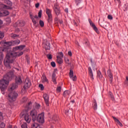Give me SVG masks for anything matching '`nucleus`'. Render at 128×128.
Segmentation results:
<instances>
[{
	"label": "nucleus",
	"mask_w": 128,
	"mask_h": 128,
	"mask_svg": "<svg viewBox=\"0 0 128 128\" xmlns=\"http://www.w3.org/2000/svg\"><path fill=\"white\" fill-rule=\"evenodd\" d=\"M14 77L13 72H10L6 75L3 77V80L0 81V88L1 90L2 93V94H6L4 92L8 86L9 80H12Z\"/></svg>",
	"instance_id": "f257e3e1"
},
{
	"label": "nucleus",
	"mask_w": 128,
	"mask_h": 128,
	"mask_svg": "<svg viewBox=\"0 0 128 128\" xmlns=\"http://www.w3.org/2000/svg\"><path fill=\"white\" fill-rule=\"evenodd\" d=\"M24 54V52H10L7 54L4 60V64L5 66L7 67V68L9 70L11 68L10 64H13L14 62V60L16 56H20Z\"/></svg>",
	"instance_id": "f03ea898"
},
{
	"label": "nucleus",
	"mask_w": 128,
	"mask_h": 128,
	"mask_svg": "<svg viewBox=\"0 0 128 128\" xmlns=\"http://www.w3.org/2000/svg\"><path fill=\"white\" fill-rule=\"evenodd\" d=\"M20 41L19 40H14L12 41L11 42H6L4 41H2L0 44L4 48H6V46H16L20 44Z\"/></svg>",
	"instance_id": "7ed1b4c3"
},
{
	"label": "nucleus",
	"mask_w": 128,
	"mask_h": 128,
	"mask_svg": "<svg viewBox=\"0 0 128 128\" xmlns=\"http://www.w3.org/2000/svg\"><path fill=\"white\" fill-rule=\"evenodd\" d=\"M7 97L10 102H15L16 98H18V93L9 91Z\"/></svg>",
	"instance_id": "20e7f679"
},
{
	"label": "nucleus",
	"mask_w": 128,
	"mask_h": 128,
	"mask_svg": "<svg viewBox=\"0 0 128 128\" xmlns=\"http://www.w3.org/2000/svg\"><path fill=\"white\" fill-rule=\"evenodd\" d=\"M21 114L22 116H23L24 120L28 122V124H30V120H32V118H30V115H28V112L24 111V112H22L21 113Z\"/></svg>",
	"instance_id": "39448f33"
},
{
	"label": "nucleus",
	"mask_w": 128,
	"mask_h": 128,
	"mask_svg": "<svg viewBox=\"0 0 128 128\" xmlns=\"http://www.w3.org/2000/svg\"><path fill=\"white\" fill-rule=\"evenodd\" d=\"M9 3V6H6L4 4H0V10H12V3L10 2H8Z\"/></svg>",
	"instance_id": "423d86ee"
},
{
	"label": "nucleus",
	"mask_w": 128,
	"mask_h": 128,
	"mask_svg": "<svg viewBox=\"0 0 128 128\" xmlns=\"http://www.w3.org/2000/svg\"><path fill=\"white\" fill-rule=\"evenodd\" d=\"M36 120L40 124H44V113L39 114L36 118Z\"/></svg>",
	"instance_id": "0eeeda50"
},
{
	"label": "nucleus",
	"mask_w": 128,
	"mask_h": 128,
	"mask_svg": "<svg viewBox=\"0 0 128 128\" xmlns=\"http://www.w3.org/2000/svg\"><path fill=\"white\" fill-rule=\"evenodd\" d=\"M30 116H31L32 118V120L34 122L36 120V116H38V112L36 110H32L30 112Z\"/></svg>",
	"instance_id": "6e6552de"
},
{
	"label": "nucleus",
	"mask_w": 128,
	"mask_h": 128,
	"mask_svg": "<svg viewBox=\"0 0 128 128\" xmlns=\"http://www.w3.org/2000/svg\"><path fill=\"white\" fill-rule=\"evenodd\" d=\"M32 86V82L28 78H26L25 80L24 84V90H28V88H30Z\"/></svg>",
	"instance_id": "1a4fd4ad"
},
{
	"label": "nucleus",
	"mask_w": 128,
	"mask_h": 128,
	"mask_svg": "<svg viewBox=\"0 0 128 128\" xmlns=\"http://www.w3.org/2000/svg\"><path fill=\"white\" fill-rule=\"evenodd\" d=\"M46 12L47 16H48V20H52V10L46 8Z\"/></svg>",
	"instance_id": "9d476101"
},
{
	"label": "nucleus",
	"mask_w": 128,
	"mask_h": 128,
	"mask_svg": "<svg viewBox=\"0 0 128 128\" xmlns=\"http://www.w3.org/2000/svg\"><path fill=\"white\" fill-rule=\"evenodd\" d=\"M89 22L90 24V26H91L92 28H94V30H95V32H96L97 34H100V31H98V29L96 25H94L92 22V20H89Z\"/></svg>",
	"instance_id": "9b49d317"
},
{
	"label": "nucleus",
	"mask_w": 128,
	"mask_h": 128,
	"mask_svg": "<svg viewBox=\"0 0 128 128\" xmlns=\"http://www.w3.org/2000/svg\"><path fill=\"white\" fill-rule=\"evenodd\" d=\"M24 26V21H18L14 24V26H18V28H20L22 26Z\"/></svg>",
	"instance_id": "f8f14e48"
},
{
	"label": "nucleus",
	"mask_w": 128,
	"mask_h": 128,
	"mask_svg": "<svg viewBox=\"0 0 128 128\" xmlns=\"http://www.w3.org/2000/svg\"><path fill=\"white\" fill-rule=\"evenodd\" d=\"M24 26V21H18L14 24V26H18V28H20L22 26Z\"/></svg>",
	"instance_id": "ddd939ff"
},
{
	"label": "nucleus",
	"mask_w": 128,
	"mask_h": 128,
	"mask_svg": "<svg viewBox=\"0 0 128 128\" xmlns=\"http://www.w3.org/2000/svg\"><path fill=\"white\" fill-rule=\"evenodd\" d=\"M70 77L74 82H76V76H74V71L72 70H70Z\"/></svg>",
	"instance_id": "4468645a"
},
{
	"label": "nucleus",
	"mask_w": 128,
	"mask_h": 128,
	"mask_svg": "<svg viewBox=\"0 0 128 128\" xmlns=\"http://www.w3.org/2000/svg\"><path fill=\"white\" fill-rule=\"evenodd\" d=\"M24 48H26L25 45H20V46L14 47L13 48V50H22V49Z\"/></svg>",
	"instance_id": "2eb2a0df"
},
{
	"label": "nucleus",
	"mask_w": 128,
	"mask_h": 128,
	"mask_svg": "<svg viewBox=\"0 0 128 128\" xmlns=\"http://www.w3.org/2000/svg\"><path fill=\"white\" fill-rule=\"evenodd\" d=\"M42 82H43L44 84H45L46 82V84H48V78H46V74H44L42 76Z\"/></svg>",
	"instance_id": "dca6fc26"
},
{
	"label": "nucleus",
	"mask_w": 128,
	"mask_h": 128,
	"mask_svg": "<svg viewBox=\"0 0 128 128\" xmlns=\"http://www.w3.org/2000/svg\"><path fill=\"white\" fill-rule=\"evenodd\" d=\"M43 98L45 100V102L46 104V106H48V100L50 98V97L48 95V94H44L43 95Z\"/></svg>",
	"instance_id": "f3484780"
},
{
	"label": "nucleus",
	"mask_w": 128,
	"mask_h": 128,
	"mask_svg": "<svg viewBox=\"0 0 128 128\" xmlns=\"http://www.w3.org/2000/svg\"><path fill=\"white\" fill-rule=\"evenodd\" d=\"M89 76L90 77L91 80H94V74L92 73V70L90 67L88 68Z\"/></svg>",
	"instance_id": "a211bd4d"
},
{
	"label": "nucleus",
	"mask_w": 128,
	"mask_h": 128,
	"mask_svg": "<svg viewBox=\"0 0 128 128\" xmlns=\"http://www.w3.org/2000/svg\"><path fill=\"white\" fill-rule=\"evenodd\" d=\"M16 82L18 85L22 84V78H20V76H16Z\"/></svg>",
	"instance_id": "6ab92c4d"
},
{
	"label": "nucleus",
	"mask_w": 128,
	"mask_h": 128,
	"mask_svg": "<svg viewBox=\"0 0 128 128\" xmlns=\"http://www.w3.org/2000/svg\"><path fill=\"white\" fill-rule=\"evenodd\" d=\"M108 74L110 78V84H112V82L113 77H112V72L110 70H108Z\"/></svg>",
	"instance_id": "aec40b11"
},
{
	"label": "nucleus",
	"mask_w": 128,
	"mask_h": 128,
	"mask_svg": "<svg viewBox=\"0 0 128 128\" xmlns=\"http://www.w3.org/2000/svg\"><path fill=\"white\" fill-rule=\"evenodd\" d=\"M9 14L10 12L6 10H4L2 13L0 12V16H6Z\"/></svg>",
	"instance_id": "412c9836"
},
{
	"label": "nucleus",
	"mask_w": 128,
	"mask_h": 128,
	"mask_svg": "<svg viewBox=\"0 0 128 128\" xmlns=\"http://www.w3.org/2000/svg\"><path fill=\"white\" fill-rule=\"evenodd\" d=\"M4 49H2L0 50V64H2V60H4V54H2V52H4Z\"/></svg>",
	"instance_id": "4be33fe9"
},
{
	"label": "nucleus",
	"mask_w": 128,
	"mask_h": 128,
	"mask_svg": "<svg viewBox=\"0 0 128 128\" xmlns=\"http://www.w3.org/2000/svg\"><path fill=\"white\" fill-rule=\"evenodd\" d=\"M112 118L118 124V126H122V122H120V120H118V119L116 118L114 116H112Z\"/></svg>",
	"instance_id": "5701e85b"
},
{
	"label": "nucleus",
	"mask_w": 128,
	"mask_h": 128,
	"mask_svg": "<svg viewBox=\"0 0 128 128\" xmlns=\"http://www.w3.org/2000/svg\"><path fill=\"white\" fill-rule=\"evenodd\" d=\"M70 94V90H66L64 92L63 96L65 98L66 96H69Z\"/></svg>",
	"instance_id": "b1692460"
},
{
	"label": "nucleus",
	"mask_w": 128,
	"mask_h": 128,
	"mask_svg": "<svg viewBox=\"0 0 128 128\" xmlns=\"http://www.w3.org/2000/svg\"><path fill=\"white\" fill-rule=\"evenodd\" d=\"M92 108L94 110H98V103H96V100L93 102Z\"/></svg>",
	"instance_id": "393cba45"
},
{
	"label": "nucleus",
	"mask_w": 128,
	"mask_h": 128,
	"mask_svg": "<svg viewBox=\"0 0 128 128\" xmlns=\"http://www.w3.org/2000/svg\"><path fill=\"white\" fill-rule=\"evenodd\" d=\"M56 58H57L56 60H57L58 64H62L63 62L62 59L58 56H57Z\"/></svg>",
	"instance_id": "a878e982"
},
{
	"label": "nucleus",
	"mask_w": 128,
	"mask_h": 128,
	"mask_svg": "<svg viewBox=\"0 0 128 128\" xmlns=\"http://www.w3.org/2000/svg\"><path fill=\"white\" fill-rule=\"evenodd\" d=\"M52 80L54 84H56V74L54 73L52 74Z\"/></svg>",
	"instance_id": "bb28decb"
},
{
	"label": "nucleus",
	"mask_w": 128,
	"mask_h": 128,
	"mask_svg": "<svg viewBox=\"0 0 128 128\" xmlns=\"http://www.w3.org/2000/svg\"><path fill=\"white\" fill-rule=\"evenodd\" d=\"M18 88V86L16 84H12V87L10 88L11 90H16V88Z\"/></svg>",
	"instance_id": "cd10ccee"
},
{
	"label": "nucleus",
	"mask_w": 128,
	"mask_h": 128,
	"mask_svg": "<svg viewBox=\"0 0 128 128\" xmlns=\"http://www.w3.org/2000/svg\"><path fill=\"white\" fill-rule=\"evenodd\" d=\"M40 125L38 123L34 122L31 126V128H38Z\"/></svg>",
	"instance_id": "c85d7f7f"
},
{
	"label": "nucleus",
	"mask_w": 128,
	"mask_h": 128,
	"mask_svg": "<svg viewBox=\"0 0 128 128\" xmlns=\"http://www.w3.org/2000/svg\"><path fill=\"white\" fill-rule=\"evenodd\" d=\"M60 9V6H58V4L55 3L54 4V6H53V10H56Z\"/></svg>",
	"instance_id": "c756f323"
},
{
	"label": "nucleus",
	"mask_w": 128,
	"mask_h": 128,
	"mask_svg": "<svg viewBox=\"0 0 128 128\" xmlns=\"http://www.w3.org/2000/svg\"><path fill=\"white\" fill-rule=\"evenodd\" d=\"M44 48L46 50H48L50 49V43H48V44H44Z\"/></svg>",
	"instance_id": "7c9ffc66"
},
{
	"label": "nucleus",
	"mask_w": 128,
	"mask_h": 128,
	"mask_svg": "<svg viewBox=\"0 0 128 128\" xmlns=\"http://www.w3.org/2000/svg\"><path fill=\"white\" fill-rule=\"evenodd\" d=\"M54 12L56 14V16H60V9H57L56 10H54Z\"/></svg>",
	"instance_id": "2f4dec72"
},
{
	"label": "nucleus",
	"mask_w": 128,
	"mask_h": 128,
	"mask_svg": "<svg viewBox=\"0 0 128 128\" xmlns=\"http://www.w3.org/2000/svg\"><path fill=\"white\" fill-rule=\"evenodd\" d=\"M22 128H28V124L24 122L21 126Z\"/></svg>",
	"instance_id": "473e14b6"
},
{
	"label": "nucleus",
	"mask_w": 128,
	"mask_h": 128,
	"mask_svg": "<svg viewBox=\"0 0 128 128\" xmlns=\"http://www.w3.org/2000/svg\"><path fill=\"white\" fill-rule=\"evenodd\" d=\"M39 24L40 26H42V28L44 27V21L40 20L39 22Z\"/></svg>",
	"instance_id": "72a5a7b5"
},
{
	"label": "nucleus",
	"mask_w": 128,
	"mask_h": 128,
	"mask_svg": "<svg viewBox=\"0 0 128 128\" xmlns=\"http://www.w3.org/2000/svg\"><path fill=\"white\" fill-rule=\"evenodd\" d=\"M10 36L11 38H18V36H19L16 34H10Z\"/></svg>",
	"instance_id": "f704fd0d"
},
{
	"label": "nucleus",
	"mask_w": 128,
	"mask_h": 128,
	"mask_svg": "<svg viewBox=\"0 0 128 128\" xmlns=\"http://www.w3.org/2000/svg\"><path fill=\"white\" fill-rule=\"evenodd\" d=\"M4 36V32H2V31H0V38H2Z\"/></svg>",
	"instance_id": "c9c22d12"
},
{
	"label": "nucleus",
	"mask_w": 128,
	"mask_h": 128,
	"mask_svg": "<svg viewBox=\"0 0 128 128\" xmlns=\"http://www.w3.org/2000/svg\"><path fill=\"white\" fill-rule=\"evenodd\" d=\"M31 20L34 26H36V20H34V17L33 18H32Z\"/></svg>",
	"instance_id": "e433bc0d"
},
{
	"label": "nucleus",
	"mask_w": 128,
	"mask_h": 128,
	"mask_svg": "<svg viewBox=\"0 0 128 128\" xmlns=\"http://www.w3.org/2000/svg\"><path fill=\"white\" fill-rule=\"evenodd\" d=\"M61 90H62V87L60 86L57 87L56 88L57 92H60Z\"/></svg>",
	"instance_id": "4c0bfd02"
},
{
	"label": "nucleus",
	"mask_w": 128,
	"mask_h": 128,
	"mask_svg": "<svg viewBox=\"0 0 128 128\" xmlns=\"http://www.w3.org/2000/svg\"><path fill=\"white\" fill-rule=\"evenodd\" d=\"M6 127V124L4 122H2L0 124V128H4Z\"/></svg>",
	"instance_id": "58836bf2"
},
{
	"label": "nucleus",
	"mask_w": 128,
	"mask_h": 128,
	"mask_svg": "<svg viewBox=\"0 0 128 128\" xmlns=\"http://www.w3.org/2000/svg\"><path fill=\"white\" fill-rule=\"evenodd\" d=\"M98 76L100 78H102V72H100V71L98 72Z\"/></svg>",
	"instance_id": "ea45409f"
},
{
	"label": "nucleus",
	"mask_w": 128,
	"mask_h": 128,
	"mask_svg": "<svg viewBox=\"0 0 128 128\" xmlns=\"http://www.w3.org/2000/svg\"><path fill=\"white\" fill-rule=\"evenodd\" d=\"M46 56L48 60H52V56L50 54H47Z\"/></svg>",
	"instance_id": "a19ab883"
},
{
	"label": "nucleus",
	"mask_w": 128,
	"mask_h": 128,
	"mask_svg": "<svg viewBox=\"0 0 128 128\" xmlns=\"http://www.w3.org/2000/svg\"><path fill=\"white\" fill-rule=\"evenodd\" d=\"M5 20H6V22H7V24H10V18H6Z\"/></svg>",
	"instance_id": "79ce46f5"
},
{
	"label": "nucleus",
	"mask_w": 128,
	"mask_h": 128,
	"mask_svg": "<svg viewBox=\"0 0 128 128\" xmlns=\"http://www.w3.org/2000/svg\"><path fill=\"white\" fill-rule=\"evenodd\" d=\"M58 116L56 115H55L52 117V120H58Z\"/></svg>",
	"instance_id": "37998d69"
},
{
	"label": "nucleus",
	"mask_w": 128,
	"mask_h": 128,
	"mask_svg": "<svg viewBox=\"0 0 128 128\" xmlns=\"http://www.w3.org/2000/svg\"><path fill=\"white\" fill-rule=\"evenodd\" d=\"M38 86L39 88H40L41 90H44V85L40 84H39Z\"/></svg>",
	"instance_id": "c03bdc74"
},
{
	"label": "nucleus",
	"mask_w": 128,
	"mask_h": 128,
	"mask_svg": "<svg viewBox=\"0 0 128 128\" xmlns=\"http://www.w3.org/2000/svg\"><path fill=\"white\" fill-rule=\"evenodd\" d=\"M26 100H28V98L25 97L22 99V102H26Z\"/></svg>",
	"instance_id": "a18cd8bd"
},
{
	"label": "nucleus",
	"mask_w": 128,
	"mask_h": 128,
	"mask_svg": "<svg viewBox=\"0 0 128 128\" xmlns=\"http://www.w3.org/2000/svg\"><path fill=\"white\" fill-rule=\"evenodd\" d=\"M108 20H112V18H112V15H108Z\"/></svg>",
	"instance_id": "49530a36"
},
{
	"label": "nucleus",
	"mask_w": 128,
	"mask_h": 128,
	"mask_svg": "<svg viewBox=\"0 0 128 128\" xmlns=\"http://www.w3.org/2000/svg\"><path fill=\"white\" fill-rule=\"evenodd\" d=\"M51 66H52V68H56V62H52Z\"/></svg>",
	"instance_id": "de8ad7c7"
},
{
	"label": "nucleus",
	"mask_w": 128,
	"mask_h": 128,
	"mask_svg": "<svg viewBox=\"0 0 128 128\" xmlns=\"http://www.w3.org/2000/svg\"><path fill=\"white\" fill-rule=\"evenodd\" d=\"M58 18H54V22H56V24H58Z\"/></svg>",
	"instance_id": "09e8293b"
},
{
	"label": "nucleus",
	"mask_w": 128,
	"mask_h": 128,
	"mask_svg": "<svg viewBox=\"0 0 128 128\" xmlns=\"http://www.w3.org/2000/svg\"><path fill=\"white\" fill-rule=\"evenodd\" d=\"M38 16L42 18V10H40L38 13Z\"/></svg>",
	"instance_id": "8fccbe9b"
},
{
	"label": "nucleus",
	"mask_w": 128,
	"mask_h": 128,
	"mask_svg": "<svg viewBox=\"0 0 128 128\" xmlns=\"http://www.w3.org/2000/svg\"><path fill=\"white\" fill-rule=\"evenodd\" d=\"M40 108V104H37L36 106V108L37 110H38V108Z\"/></svg>",
	"instance_id": "3c124183"
},
{
	"label": "nucleus",
	"mask_w": 128,
	"mask_h": 128,
	"mask_svg": "<svg viewBox=\"0 0 128 128\" xmlns=\"http://www.w3.org/2000/svg\"><path fill=\"white\" fill-rule=\"evenodd\" d=\"M2 113L0 112V120H2Z\"/></svg>",
	"instance_id": "603ef678"
},
{
	"label": "nucleus",
	"mask_w": 128,
	"mask_h": 128,
	"mask_svg": "<svg viewBox=\"0 0 128 128\" xmlns=\"http://www.w3.org/2000/svg\"><path fill=\"white\" fill-rule=\"evenodd\" d=\"M108 94H109L110 96L112 98H114V96H112V92H109Z\"/></svg>",
	"instance_id": "864d4df0"
},
{
	"label": "nucleus",
	"mask_w": 128,
	"mask_h": 128,
	"mask_svg": "<svg viewBox=\"0 0 128 128\" xmlns=\"http://www.w3.org/2000/svg\"><path fill=\"white\" fill-rule=\"evenodd\" d=\"M8 128H18V127L16 126H12V125H10L8 126Z\"/></svg>",
	"instance_id": "5fc2aeb1"
},
{
	"label": "nucleus",
	"mask_w": 128,
	"mask_h": 128,
	"mask_svg": "<svg viewBox=\"0 0 128 128\" xmlns=\"http://www.w3.org/2000/svg\"><path fill=\"white\" fill-rule=\"evenodd\" d=\"M59 54L61 58H64V54L62 53V52H60L59 53Z\"/></svg>",
	"instance_id": "6e6d98bb"
},
{
	"label": "nucleus",
	"mask_w": 128,
	"mask_h": 128,
	"mask_svg": "<svg viewBox=\"0 0 128 128\" xmlns=\"http://www.w3.org/2000/svg\"><path fill=\"white\" fill-rule=\"evenodd\" d=\"M21 92L22 94H24L26 92V90L24 88V90L22 89L21 90Z\"/></svg>",
	"instance_id": "4d7b16f0"
},
{
	"label": "nucleus",
	"mask_w": 128,
	"mask_h": 128,
	"mask_svg": "<svg viewBox=\"0 0 128 128\" xmlns=\"http://www.w3.org/2000/svg\"><path fill=\"white\" fill-rule=\"evenodd\" d=\"M35 6L36 8H38L40 6V3H37L36 4Z\"/></svg>",
	"instance_id": "13d9d810"
},
{
	"label": "nucleus",
	"mask_w": 128,
	"mask_h": 128,
	"mask_svg": "<svg viewBox=\"0 0 128 128\" xmlns=\"http://www.w3.org/2000/svg\"><path fill=\"white\" fill-rule=\"evenodd\" d=\"M68 56H72V52H70V51H69L68 52Z\"/></svg>",
	"instance_id": "bf43d9fd"
},
{
	"label": "nucleus",
	"mask_w": 128,
	"mask_h": 128,
	"mask_svg": "<svg viewBox=\"0 0 128 128\" xmlns=\"http://www.w3.org/2000/svg\"><path fill=\"white\" fill-rule=\"evenodd\" d=\"M62 20H58V24H62Z\"/></svg>",
	"instance_id": "052dcab7"
},
{
	"label": "nucleus",
	"mask_w": 128,
	"mask_h": 128,
	"mask_svg": "<svg viewBox=\"0 0 128 128\" xmlns=\"http://www.w3.org/2000/svg\"><path fill=\"white\" fill-rule=\"evenodd\" d=\"M80 0H75V2L76 4H80Z\"/></svg>",
	"instance_id": "680f3d73"
},
{
	"label": "nucleus",
	"mask_w": 128,
	"mask_h": 128,
	"mask_svg": "<svg viewBox=\"0 0 128 128\" xmlns=\"http://www.w3.org/2000/svg\"><path fill=\"white\" fill-rule=\"evenodd\" d=\"M64 12H66V14H68V8H66L64 10Z\"/></svg>",
	"instance_id": "e2e57ef3"
},
{
	"label": "nucleus",
	"mask_w": 128,
	"mask_h": 128,
	"mask_svg": "<svg viewBox=\"0 0 128 128\" xmlns=\"http://www.w3.org/2000/svg\"><path fill=\"white\" fill-rule=\"evenodd\" d=\"M126 84H128V76H126Z\"/></svg>",
	"instance_id": "0e129e2a"
},
{
	"label": "nucleus",
	"mask_w": 128,
	"mask_h": 128,
	"mask_svg": "<svg viewBox=\"0 0 128 128\" xmlns=\"http://www.w3.org/2000/svg\"><path fill=\"white\" fill-rule=\"evenodd\" d=\"M4 24V22H2V20H0V26H2V24Z\"/></svg>",
	"instance_id": "69168bd1"
},
{
	"label": "nucleus",
	"mask_w": 128,
	"mask_h": 128,
	"mask_svg": "<svg viewBox=\"0 0 128 128\" xmlns=\"http://www.w3.org/2000/svg\"><path fill=\"white\" fill-rule=\"evenodd\" d=\"M114 0L116 2H118V3L120 2V0Z\"/></svg>",
	"instance_id": "338daca9"
},
{
	"label": "nucleus",
	"mask_w": 128,
	"mask_h": 128,
	"mask_svg": "<svg viewBox=\"0 0 128 128\" xmlns=\"http://www.w3.org/2000/svg\"><path fill=\"white\" fill-rule=\"evenodd\" d=\"M30 18H34V16H32V14L30 13Z\"/></svg>",
	"instance_id": "774afa93"
}]
</instances>
